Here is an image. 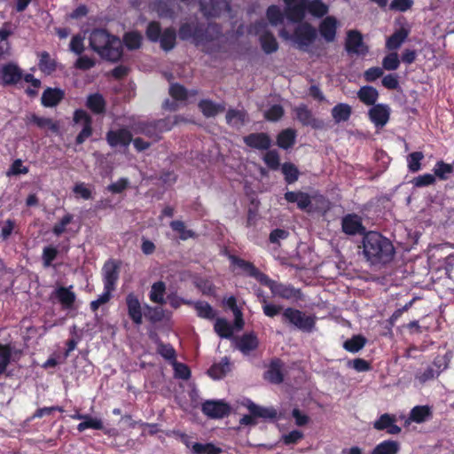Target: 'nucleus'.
I'll use <instances>...</instances> for the list:
<instances>
[{
	"label": "nucleus",
	"mask_w": 454,
	"mask_h": 454,
	"mask_svg": "<svg viewBox=\"0 0 454 454\" xmlns=\"http://www.w3.org/2000/svg\"><path fill=\"white\" fill-rule=\"evenodd\" d=\"M74 216L71 214H66L52 228L55 235L59 236L67 231V226L72 223Z\"/></svg>",
	"instance_id": "de8ad7c7"
},
{
	"label": "nucleus",
	"mask_w": 454,
	"mask_h": 454,
	"mask_svg": "<svg viewBox=\"0 0 454 454\" xmlns=\"http://www.w3.org/2000/svg\"><path fill=\"white\" fill-rule=\"evenodd\" d=\"M86 429L104 430L106 434H112L114 433L113 430L104 428V424L101 419L91 417L90 415H86L84 421H82L77 426V430L79 432H83Z\"/></svg>",
	"instance_id": "aec40b11"
},
{
	"label": "nucleus",
	"mask_w": 454,
	"mask_h": 454,
	"mask_svg": "<svg viewBox=\"0 0 454 454\" xmlns=\"http://www.w3.org/2000/svg\"><path fill=\"white\" fill-rule=\"evenodd\" d=\"M231 370V364L227 357L222 359L218 364H215L208 370V374L215 380L223 378Z\"/></svg>",
	"instance_id": "c85d7f7f"
},
{
	"label": "nucleus",
	"mask_w": 454,
	"mask_h": 454,
	"mask_svg": "<svg viewBox=\"0 0 454 454\" xmlns=\"http://www.w3.org/2000/svg\"><path fill=\"white\" fill-rule=\"evenodd\" d=\"M265 163L271 168H277L279 165L278 154L274 151H270L264 155Z\"/></svg>",
	"instance_id": "774afa93"
},
{
	"label": "nucleus",
	"mask_w": 454,
	"mask_h": 454,
	"mask_svg": "<svg viewBox=\"0 0 454 454\" xmlns=\"http://www.w3.org/2000/svg\"><path fill=\"white\" fill-rule=\"evenodd\" d=\"M246 405L249 411L255 417L273 419L277 416V411L273 408L261 407L249 400L247 401Z\"/></svg>",
	"instance_id": "bb28decb"
},
{
	"label": "nucleus",
	"mask_w": 454,
	"mask_h": 454,
	"mask_svg": "<svg viewBox=\"0 0 454 454\" xmlns=\"http://www.w3.org/2000/svg\"><path fill=\"white\" fill-rule=\"evenodd\" d=\"M351 115V106L348 104H338L332 110V116L335 122L346 121Z\"/></svg>",
	"instance_id": "2f4dec72"
},
{
	"label": "nucleus",
	"mask_w": 454,
	"mask_h": 454,
	"mask_svg": "<svg viewBox=\"0 0 454 454\" xmlns=\"http://www.w3.org/2000/svg\"><path fill=\"white\" fill-rule=\"evenodd\" d=\"M250 33L258 36L262 48L265 53L269 54L278 50V42L270 31L268 23L260 21L254 24L251 27Z\"/></svg>",
	"instance_id": "39448f33"
},
{
	"label": "nucleus",
	"mask_w": 454,
	"mask_h": 454,
	"mask_svg": "<svg viewBox=\"0 0 454 454\" xmlns=\"http://www.w3.org/2000/svg\"><path fill=\"white\" fill-rule=\"evenodd\" d=\"M63 90L49 88L44 90L42 96V104L47 107L55 106L63 98Z\"/></svg>",
	"instance_id": "5701e85b"
},
{
	"label": "nucleus",
	"mask_w": 454,
	"mask_h": 454,
	"mask_svg": "<svg viewBox=\"0 0 454 454\" xmlns=\"http://www.w3.org/2000/svg\"><path fill=\"white\" fill-rule=\"evenodd\" d=\"M123 40L128 49L135 50L140 47L142 35L137 32H129L124 35Z\"/></svg>",
	"instance_id": "a18cd8bd"
},
{
	"label": "nucleus",
	"mask_w": 454,
	"mask_h": 454,
	"mask_svg": "<svg viewBox=\"0 0 454 454\" xmlns=\"http://www.w3.org/2000/svg\"><path fill=\"white\" fill-rule=\"evenodd\" d=\"M423 157L424 155L420 152L412 153L408 156V167L411 171L416 172L420 169V160Z\"/></svg>",
	"instance_id": "6e6d98bb"
},
{
	"label": "nucleus",
	"mask_w": 454,
	"mask_h": 454,
	"mask_svg": "<svg viewBox=\"0 0 454 454\" xmlns=\"http://www.w3.org/2000/svg\"><path fill=\"white\" fill-rule=\"evenodd\" d=\"M400 450V443L393 440H385L377 444L371 454H397Z\"/></svg>",
	"instance_id": "393cba45"
},
{
	"label": "nucleus",
	"mask_w": 454,
	"mask_h": 454,
	"mask_svg": "<svg viewBox=\"0 0 454 454\" xmlns=\"http://www.w3.org/2000/svg\"><path fill=\"white\" fill-rule=\"evenodd\" d=\"M383 67L387 70H395L399 66V59L396 53H390L383 59Z\"/></svg>",
	"instance_id": "680f3d73"
},
{
	"label": "nucleus",
	"mask_w": 454,
	"mask_h": 454,
	"mask_svg": "<svg viewBox=\"0 0 454 454\" xmlns=\"http://www.w3.org/2000/svg\"><path fill=\"white\" fill-rule=\"evenodd\" d=\"M365 345V339L360 335L354 336L344 342V348L349 352H357Z\"/></svg>",
	"instance_id": "49530a36"
},
{
	"label": "nucleus",
	"mask_w": 454,
	"mask_h": 454,
	"mask_svg": "<svg viewBox=\"0 0 454 454\" xmlns=\"http://www.w3.org/2000/svg\"><path fill=\"white\" fill-rule=\"evenodd\" d=\"M452 172V167L444 162H438L434 167V174L442 179H446L447 176Z\"/></svg>",
	"instance_id": "0e129e2a"
},
{
	"label": "nucleus",
	"mask_w": 454,
	"mask_h": 454,
	"mask_svg": "<svg viewBox=\"0 0 454 454\" xmlns=\"http://www.w3.org/2000/svg\"><path fill=\"white\" fill-rule=\"evenodd\" d=\"M55 61L51 59L47 52H43L40 56L39 68L46 74H51L55 70Z\"/></svg>",
	"instance_id": "8fccbe9b"
},
{
	"label": "nucleus",
	"mask_w": 454,
	"mask_h": 454,
	"mask_svg": "<svg viewBox=\"0 0 454 454\" xmlns=\"http://www.w3.org/2000/svg\"><path fill=\"white\" fill-rule=\"evenodd\" d=\"M298 23L292 35H289L283 28L279 31V36L285 40L292 41L299 49L307 51L316 40V29L308 22H302L301 20Z\"/></svg>",
	"instance_id": "20e7f679"
},
{
	"label": "nucleus",
	"mask_w": 454,
	"mask_h": 454,
	"mask_svg": "<svg viewBox=\"0 0 454 454\" xmlns=\"http://www.w3.org/2000/svg\"><path fill=\"white\" fill-rule=\"evenodd\" d=\"M84 38L85 37L81 35L73 36L69 45L70 51L77 55L82 54L84 51Z\"/></svg>",
	"instance_id": "5fc2aeb1"
},
{
	"label": "nucleus",
	"mask_w": 454,
	"mask_h": 454,
	"mask_svg": "<svg viewBox=\"0 0 454 454\" xmlns=\"http://www.w3.org/2000/svg\"><path fill=\"white\" fill-rule=\"evenodd\" d=\"M90 44L101 58L117 61L122 55L121 40L103 29L94 30L90 36Z\"/></svg>",
	"instance_id": "f03ea898"
},
{
	"label": "nucleus",
	"mask_w": 454,
	"mask_h": 454,
	"mask_svg": "<svg viewBox=\"0 0 454 454\" xmlns=\"http://www.w3.org/2000/svg\"><path fill=\"white\" fill-rule=\"evenodd\" d=\"M284 114V110L279 105H274L264 112V116L268 121H278Z\"/></svg>",
	"instance_id": "4d7b16f0"
},
{
	"label": "nucleus",
	"mask_w": 454,
	"mask_h": 454,
	"mask_svg": "<svg viewBox=\"0 0 454 454\" xmlns=\"http://www.w3.org/2000/svg\"><path fill=\"white\" fill-rule=\"evenodd\" d=\"M363 252L371 264L385 263L394 255L392 243L378 232H368L363 240Z\"/></svg>",
	"instance_id": "f257e3e1"
},
{
	"label": "nucleus",
	"mask_w": 454,
	"mask_h": 454,
	"mask_svg": "<svg viewBox=\"0 0 454 454\" xmlns=\"http://www.w3.org/2000/svg\"><path fill=\"white\" fill-rule=\"evenodd\" d=\"M231 259L233 266L237 269H239L243 272L256 278L260 282L267 280V276L259 272L258 270L255 269L250 262L238 259L236 257H231Z\"/></svg>",
	"instance_id": "6ab92c4d"
},
{
	"label": "nucleus",
	"mask_w": 454,
	"mask_h": 454,
	"mask_svg": "<svg viewBox=\"0 0 454 454\" xmlns=\"http://www.w3.org/2000/svg\"><path fill=\"white\" fill-rule=\"evenodd\" d=\"M195 309L198 316L200 317L211 319L215 317V312L212 307L207 302L199 301L195 303Z\"/></svg>",
	"instance_id": "603ef678"
},
{
	"label": "nucleus",
	"mask_w": 454,
	"mask_h": 454,
	"mask_svg": "<svg viewBox=\"0 0 454 454\" xmlns=\"http://www.w3.org/2000/svg\"><path fill=\"white\" fill-rule=\"evenodd\" d=\"M413 4V0H393L390 8L392 10L405 12Z\"/></svg>",
	"instance_id": "69168bd1"
},
{
	"label": "nucleus",
	"mask_w": 454,
	"mask_h": 454,
	"mask_svg": "<svg viewBox=\"0 0 454 454\" xmlns=\"http://www.w3.org/2000/svg\"><path fill=\"white\" fill-rule=\"evenodd\" d=\"M200 6L206 16H217L229 5L227 0H200Z\"/></svg>",
	"instance_id": "dca6fc26"
},
{
	"label": "nucleus",
	"mask_w": 454,
	"mask_h": 454,
	"mask_svg": "<svg viewBox=\"0 0 454 454\" xmlns=\"http://www.w3.org/2000/svg\"><path fill=\"white\" fill-rule=\"evenodd\" d=\"M21 76V71L15 64L10 63L1 67L0 80L4 85L17 83Z\"/></svg>",
	"instance_id": "4468645a"
},
{
	"label": "nucleus",
	"mask_w": 454,
	"mask_h": 454,
	"mask_svg": "<svg viewBox=\"0 0 454 454\" xmlns=\"http://www.w3.org/2000/svg\"><path fill=\"white\" fill-rule=\"evenodd\" d=\"M160 39L162 49H164L165 51L172 49L176 42L175 31L173 29H166L160 37Z\"/></svg>",
	"instance_id": "09e8293b"
},
{
	"label": "nucleus",
	"mask_w": 454,
	"mask_h": 454,
	"mask_svg": "<svg viewBox=\"0 0 454 454\" xmlns=\"http://www.w3.org/2000/svg\"><path fill=\"white\" fill-rule=\"evenodd\" d=\"M237 347L244 355H248L258 347L257 337L254 333L245 334L238 341Z\"/></svg>",
	"instance_id": "b1692460"
},
{
	"label": "nucleus",
	"mask_w": 454,
	"mask_h": 454,
	"mask_svg": "<svg viewBox=\"0 0 454 454\" xmlns=\"http://www.w3.org/2000/svg\"><path fill=\"white\" fill-rule=\"evenodd\" d=\"M246 114L239 110H229L226 114L227 122L234 127H239L246 121Z\"/></svg>",
	"instance_id": "ea45409f"
},
{
	"label": "nucleus",
	"mask_w": 454,
	"mask_h": 454,
	"mask_svg": "<svg viewBox=\"0 0 454 454\" xmlns=\"http://www.w3.org/2000/svg\"><path fill=\"white\" fill-rule=\"evenodd\" d=\"M395 422L396 418L395 415L384 413L373 422V427L380 431L387 430L389 434H398L401 433L402 429Z\"/></svg>",
	"instance_id": "9b49d317"
},
{
	"label": "nucleus",
	"mask_w": 454,
	"mask_h": 454,
	"mask_svg": "<svg viewBox=\"0 0 454 454\" xmlns=\"http://www.w3.org/2000/svg\"><path fill=\"white\" fill-rule=\"evenodd\" d=\"M297 119L305 125H310L313 123V118L311 113L305 106H299L295 108Z\"/></svg>",
	"instance_id": "13d9d810"
},
{
	"label": "nucleus",
	"mask_w": 454,
	"mask_h": 454,
	"mask_svg": "<svg viewBox=\"0 0 454 454\" xmlns=\"http://www.w3.org/2000/svg\"><path fill=\"white\" fill-rule=\"evenodd\" d=\"M286 6V13L292 20L303 16L305 10L315 18H322L329 12V6L322 0H282Z\"/></svg>",
	"instance_id": "7ed1b4c3"
},
{
	"label": "nucleus",
	"mask_w": 454,
	"mask_h": 454,
	"mask_svg": "<svg viewBox=\"0 0 454 454\" xmlns=\"http://www.w3.org/2000/svg\"><path fill=\"white\" fill-rule=\"evenodd\" d=\"M104 274V288L108 290H114L118 274L114 263H106L103 269Z\"/></svg>",
	"instance_id": "a878e982"
},
{
	"label": "nucleus",
	"mask_w": 454,
	"mask_h": 454,
	"mask_svg": "<svg viewBox=\"0 0 454 454\" xmlns=\"http://www.w3.org/2000/svg\"><path fill=\"white\" fill-rule=\"evenodd\" d=\"M174 123H177V118L174 121L170 120H161L153 124H145L140 127L139 132L145 134L153 141L159 138L160 133L169 130Z\"/></svg>",
	"instance_id": "6e6552de"
},
{
	"label": "nucleus",
	"mask_w": 454,
	"mask_h": 454,
	"mask_svg": "<svg viewBox=\"0 0 454 454\" xmlns=\"http://www.w3.org/2000/svg\"><path fill=\"white\" fill-rule=\"evenodd\" d=\"M262 283L270 288L273 295L275 296L282 297L285 299H290L294 297L295 294V292L293 288L284 286L282 284L273 282L270 280L268 277L267 280H264Z\"/></svg>",
	"instance_id": "4be33fe9"
},
{
	"label": "nucleus",
	"mask_w": 454,
	"mask_h": 454,
	"mask_svg": "<svg viewBox=\"0 0 454 454\" xmlns=\"http://www.w3.org/2000/svg\"><path fill=\"white\" fill-rule=\"evenodd\" d=\"M31 121H33L35 124H36L41 129H50L54 133L59 132L58 123L53 121L50 118L33 115L31 118Z\"/></svg>",
	"instance_id": "58836bf2"
},
{
	"label": "nucleus",
	"mask_w": 454,
	"mask_h": 454,
	"mask_svg": "<svg viewBox=\"0 0 454 454\" xmlns=\"http://www.w3.org/2000/svg\"><path fill=\"white\" fill-rule=\"evenodd\" d=\"M307 13H309V10L304 11L303 16L301 18L298 20H292L286 13V6L285 4L284 8H281V6L278 4H272L267 7L265 12V18L270 25L278 27L284 23L285 19H286L291 23L301 22L306 18Z\"/></svg>",
	"instance_id": "423d86ee"
},
{
	"label": "nucleus",
	"mask_w": 454,
	"mask_h": 454,
	"mask_svg": "<svg viewBox=\"0 0 454 454\" xmlns=\"http://www.w3.org/2000/svg\"><path fill=\"white\" fill-rule=\"evenodd\" d=\"M203 412L214 419L223 418L230 412V407L222 401H207L203 403Z\"/></svg>",
	"instance_id": "ddd939ff"
},
{
	"label": "nucleus",
	"mask_w": 454,
	"mask_h": 454,
	"mask_svg": "<svg viewBox=\"0 0 454 454\" xmlns=\"http://www.w3.org/2000/svg\"><path fill=\"white\" fill-rule=\"evenodd\" d=\"M282 172L288 183H294L298 178V169L293 164L285 163L282 166Z\"/></svg>",
	"instance_id": "bf43d9fd"
},
{
	"label": "nucleus",
	"mask_w": 454,
	"mask_h": 454,
	"mask_svg": "<svg viewBox=\"0 0 454 454\" xmlns=\"http://www.w3.org/2000/svg\"><path fill=\"white\" fill-rule=\"evenodd\" d=\"M107 141L111 146L127 145L131 141V134L127 129L110 131L107 134Z\"/></svg>",
	"instance_id": "412c9836"
},
{
	"label": "nucleus",
	"mask_w": 454,
	"mask_h": 454,
	"mask_svg": "<svg viewBox=\"0 0 454 454\" xmlns=\"http://www.w3.org/2000/svg\"><path fill=\"white\" fill-rule=\"evenodd\" d=\"M389 107L383 104H378L369 110L370 120L377 128L384 127L389 120Z\"/></svg>",
	"instance_id": "f8f14e48"
},
{
	"label": "nucleus",
	"mask_w": 454,
	"mask_h": 454,
	"mask_svg": "<svg viewBox=\"0 0 454 454\" xmlns=\"http://www.w3.org/2000/svg\"><path fill=\"white\" fill-rule=\"evenodd\" d=\"M294 132L292 129L282 131L278 137V145L279 147L287 149L294 145Z\"/></svg>",
	"instance_id": "c03bdc74"
},
{
	"label": "nucleus",
	"mask_w": 454,
	"mask_h": 454,
	"mask_svg": "<svg viewBox=\"0 0 454 454\" xmlns=\"http://www.w3.org/2000/svg\"><path fill=\"white\" fill-rule=\"evenodd\" d=\"M262 310L267 317H273L279 314V312L281 311V307L275 304L268 303L265 300H263Z\"/></svg>",
	"instance_id": "338daca9"
},
{
	"label": "nucleus",
	"mask_w": 454,
	"mask_h": 454,
	"mask_svg": "<svg viewBox=\"0 0 454 454\" xmlns=\"http://www.w3.org/2000/svg\"><path fill=\"white\" fill-rule=\"evenodd\" d=\"M346 48L348 51L358 55H364L368 51L366 45L363 42L361 34L356 31H350L348 34Z\"/></svg>",
	"instance_id": "2eb2a0df"
},
{
	"label": "nucleus",
	"mask_w": 454,
	"mask_h": 454,
	"mask_svg": "<svg viewBox=\"0 0 454 454\" xmlns=\"http://www.w3.org/2000/svg\"><path fill=\"white\" fill-rule=\"evenodd\" d=\"M11 349L9 346L0 344V375L4 373L10 363Z\"/></svg>",
	"instance_id": "864d4df0"
},
{
	"label": "nucleus",
	"mask_w": 454,
	"mask_h": 454,
	"mask_svg": "<svg viewBox=\"0 0 454 454\" xmlns=\"http://www.w3.org/2000/svg\"><path fill=\"white\" fill-rule=\"evenodd\" d=\"M285 198L288 202L297 203L301 209H306L310 204V198L304 192H288L285 194Z\"/></svg>",
	"instance_id": "cd10ccee"
},
{
	"label": "nucleus",
	"mask_w": 454,
	"mask_h": 454,
	"mask_svg": "<svg viewBox=\"0 0 454 454\" xmlns=\"http://www.w3.org/2000/svg\"><path fill=\"white\" fill-rule=\"evenodd\" d=\"M86 105L88 108L96 114H100L105 109V101L99 94H92L89 96Z\"/></svg>",
	"instance_id": "e433bc0d"
},
{
	"label": "nucleus",
	"mask_w": 454,
	"mask_h": 454,
	"mask_svg": "<svg viewBox=\"0 0 454 454\" xmlns=\"http://www.w3.org/2000/svg\"><path fill=\"white\" fill-rule=\"evenodd\" d=\"M245 144L252 148L258 150L268 149L270 145V139L264 133L250 134L243 138Z\"/></svg>",
	"instance_id": "f3484780"
},
{
	"label": "nucleus",
	"mask_w": 454,
	"mask_h": 454,
	"mask_svg": "<svg viewBox=\"0 0 454 454\" xmlns=\"http://www.w3.org/2000/svg\"><path fill=\"white\" fill-rule=\"evenodd\" d=\"M165 284L161 281L156 282L152 286L150 291V300L153 302L162 304L165 301Z\"/></svg>",
	"instance_id": "473e14b6"
},
{
	"label": "nucleus",
	"mask_w": 454,
	"mask_h": 454,
	"mask_svg": "<svg viewBox=\"0 0 454 454\" xmlns=\"http://www.w3.org/2000/svg\"><path fill=\"white\" fill-rule=\"evenodd\" d=\"M56 297L61 302V304L67 308L73 305L75 300V294L70 288L59 287L56 290Z\"/></svg>",
	"instance_id": "f704fd0d"
},
{
	"label": "nucleus",
	"mask_w": 454,
	"mask_h": 454,
	"mask_svg": "<svg viewBox=\"0 0 454 454\" xmlns=\"http://www.w3.org/2000/svg\"><path fill=\"white\" fill-rule=\"evenodd\" d=\"M193 454H221L222 449L213 443H199L195 442L192 445Z\"/></svg>",
	"instance_id": "72a5a7b5"
},
{
	"label": "nucleus",
	"mask_w": 454,
	"mask_h": 454,
	"mask_svg": "<svg viewBox=\"0 0 454 454\" xmlns=\"http://www.w3.org/2000/svg\"><path fill=\"white\" fill-rule=\"evenodd\" d=\"M338 24L337 19L333 16H327L320 22L318 31L326 43H333L335 40Z\"/></svg>",
	"instance_id": "1a4fd4ad"
},
{
	"label": "nucleus",
	"mask_w": 454,
	"mask_h": 454,
	"mask_svg": "<svg viewBox=\"0 0 454 454\" xmlns=\"http://www.w3.org/2000/svg\"><path fill=\"white\" fill-rule=\"evenodd\" d=\"M265 378L272 383L282 381L281 366L279 362H273L265 374Z\"/></svg>",
	"instance_id": "a19ab883"
},
{
	"label": "nucleus",
	"mask_w": 454,
	"mask_h": 454,
	"mask_svg": "<svg viewBox=\"0 0 454 454\" xmlns=\"http://www.w3.org/2000/svg\"><path fill=\"white\" fill-rule=\"evenodd\" d=\"M128 314L136 325L143 322V311L140 298L134 293H129L126 297Z\"/></svg>",
	"instance_id": "9d476101"
},
{
	"label": "nucleus",
	"mask_w": 454,
	"mask_h": 454,
	"mask_svg": "<svg viewBox=\"0 0 454 454\" xmlns=\"http://www.w3.org/2000/svg\"><path fill=\"white\" fill-rule=\"evenodd\" d=\"M173 367L175 371V376L180 379L187 380L190 375L191 372L188 366H186L184 364L174 362Z\"/></svg>",
	"instance_id": "e2e57ef3"
},
{
	"label": "nucleus",
	"mask_w": 454,
	"mask_h": 454,
	"mask_svg": "<svg viewBox=\"0 0 454 454\" xmlns=\"http://www.w3.org/2000/svg\"><path fill=\"white\" fill-rule=\"evenodd\" d=\"M408 33L405 29L402 28L396 31L387 40V47L389 50H395L400 47L407 37Z\"/></svg>",
	"instance_id": "c9c22d12"
},
{
	"label": "nucleus",
	"mask_w": 454,
	"mask_h": 454,
	"mask_svg": "<svg viewBox=\"0 0 454 454\" xmlns=\"http://www.w3.org/2000/svg\"><path fill=\"white\" fill-rule=\"evenodd\" d=\"M215 331L222 338H230L232 335V326L223 318H218L215 323Z\"/></svg>",
	"instance_id": "79ce46f5"
},
{
	"label": "nucleus",
	"mask_w": 454,
	"mask_h": 454,
	"mask_svg": "<svg viewBox=\"0 0 454 454\" xmlns=\"http://www.w3.org/2000/svg\"><path fill=\"white\" fill-rule=\"evenodd\" d=\"M411 419L413 422L420 424L427 421L431 417V409L427 405H418L411 409Z\"/></svg>",
	"instance_id": "c756f323"
},
{
	"label": "nucleus",
	"mask_w": 454,
	"mask_h": 454,
	"mask_svg": "<svg viewBox=\"0 0 454 454\" xmlns=\"http://www.w3.org/2000/svg\"><path fill=\"white\" fill-rule=\"evenodd\" d=\"M342 230L345 233L354 235L364 230L361 218L356 215H348L342 219Z\"/></svg>",
	"instance_id": "a211bd4d"
},
{
	"label": "nucleus",
	"mask_w": 454,
	"mask_h": 454,
	"mask_svg": "<svg viewBox=\"0 0 454 454\" xmlns=\"http://www.w3.org/2000/svg\"><path fill=\"white\" fill-rule=\"evenodd\" d=\"M359 99L365 105H373L378 99L379 94L376 89L372 86H364L357 92Z\"/></svg>",
	"instance_id": "7c9ffc66"
},
{
	"label": "nucleus",
	"mask_w": 454,
	"mask_h": 454,
	"mask_svg": "<svg viewBox=\"0 0 454 454\" xmlns=\"http://www.w3.org/2000/svg\"><path fill=\"white\" fill-rule=\"evenodd\" d=\"M171 228L176 231L181 239H188L193 237V232L191 230L186 229L184 223L181 221H173L170 223Z\"/></svg>",
	"instance_id": "3c124183"
},
{
	"label": "nucleus",
	"mask_w": 454,
	"mask_h": 454,
	"mask_svg": "<svg viewBox=\"0 0 454 454\" xmlns=\"http://www.w3.org/2000/svg\"><path fill=\"white\" fill-rule=\"evenodd\" d=\"M284 318L300 330L309 332L315 325L314 319L294 309H286L283 312Z\"/></svg>",
	"instance_id": "0eeeda50"
},
{
	"label": "nucleus",
	"mask_w": 454,
	"mask_h": 454,
	"mask_svg": "<svg viewBox=\"0 0 454 454\" xmlns=\"http://www.w3.org/2000/svg\"><path fill=\"white\" fill-rule=\"evenodd\" d=\"M199 107L203 114L207 117H213L223 110L222 106L214 104L210 100L200 101Z\"/></svg>",
	"instance_id": "4c0bfd02"
},
{
	"label": "nucleus",
	"mask_w": 454,
	"mask_h": 454,
	"mask_svg": "<svg viewBox=\"0 0 454 454\" xmlns=\"http://www.w3.org/2000/svg\"><path fill=\"white\" fill-rule=\"evenodd\" d=\"M28 172V168L23 165L21 160H16L11 165L10 168L6 172L8 176H18L20 174H27Z\"/></svg>",
	"instance_id": "052dcab7"
},
{
	"label": "nucleus",
	"mask_w": 454,
	"mask_h": 454,
	"mask_svg": "<svg viewBox=\"0 0 454 454\" xmlns=\"http://www.w3.org/2000/svg\"><path fill=\"white\" fill-rule=\"evenodd\" d=\"M169 93L173 98L179 101H186L195 93H189L183 86L179 84H172L169 88Z\"/></svg>",
	"instance_id": "37998d69"
}]
</instances>
